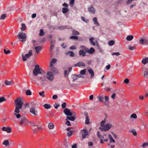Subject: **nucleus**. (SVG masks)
Wrapping results in <instances>:
<instances>
[{"label": "nucleus", "instance_id": "nucleus-1", "mask_svg": "<svg viewBox=\"0 0 148 148\" xmlns=\"http://www.w3.org/2000/svg\"><path fill=\"white\" fill-rule=\"evenodd\" d=\"M15 103L16 108L14 115L16 116V118H19L21 117V120L19 121L20 124L23 127L29 124V122L25 116H21V115L18 114L20 112L19 110L21 109L23 102L20 98H18L14 101Z\"/></svg>", "mask_w": 148, "mask_h": 148}, {"label": "nucleus", "instance_id": "nucleus-2", "mask_svg": "<svg viewBox=\"0 0 148 148\" xmlns=\"http://www.w3.org/2000/svg\"><path fill=\"white\" fill-rule=\"evenodd\" d=\"M44 71L40 67L39 65L38 64L35 65L33 71V76H38L41 74Z\"/></svg>", "mask_w": 148, "mask_h": 148}, {"label": "nucleus", "instance_id": "nucleus-3", "mask_svg": "<svg viewBox=\"0 0 148 148\" xmlns=\"http://www.w3.org/2000/svg\"><path fill=\"white\" fill-rule=\"evenodd\" d=\"M30 112L34 116H37L38 114V112L36 110V104L33 101L30 102Z\"/></svg>", "mask_w": 148, "mask_h": 148}, {"label": "nucleus", "instance_id": "nucleus-4", "mask_svg": "<svg viewBox=\"0 0 148 148\" xmlns=\"http://www.w3.org/2000/svg\"><path fill=\"white\" fill-rule=\"evenodd\" d=\"M18 38L21 39L22 40L21 41L23 42L26 41L27 38V34L23 32H19L17 36Z\"/></svg>", "mask_w": 148, "mask_h": 148}, {"label": "nucleus", "instance_id": "nucleus-5", "mask_svg": "<svg viewBox=\"0 0 148 148\" xmlns=\"http://www.w3.org/2000/svg\"><path fill=\"white\" fill-rule=\"evenodd\" d=\"M104 97H105V100L106 102L108 103L109 102V97L107 96H104L103 95H98L97 96V98L99 102H102L103 101V99Z\"/></svg>", "mask_w": 148, "mask_h": 148}, {"label": "nucleus", "instance_id": "nucleus-6", "mask_svg": "<svg viewBox=\"0 0 148 148\" xmlns=\"http://www.w3.org/2000/svg\"><path fill=\"white\" fill-rule=\"evenodd\" d=\"M21 55L22 57V60L23 61H25L27 60V58L32 55V50H30L29 51V53L26 54L25 56H24L23 53H22Z\"/></svg>", "mask_w": 148, "mask_h": 148}, {"label": "nucleus", "instance_id": "nucleus-7", "mask_svg": "<svg viewBox=\"0 0 148 148\" xmlns=\"http://www.w3.org/2000/svg\"><path fill=\"white\" fill-rule=\"evenodd\" d=\"M37 79L42 82V84L43 85L44 84V81H46V78L45 76L43 74V73L40 75L38 76Z\"/></svg>", "mask_w": 148, "mask_h": 148}, {"label": "nucleus", "instance_id": "nucleus-8", "mask_svg": "<svg viewBox=\"0 0 148 148\" xmlns=\"http://www.w3.org/2000/svg\"><path fill=\"white\" fill-rule=\"evenodd\" d=\"M111 125L110 124H107L103 127H99V129L102 131H106L109 130L111 127Z\"/></svg>", "mask_w": 148, "mask_h": 148}, {"label": "nucleus", "instance_id": "nucleus-9", "mask_svg": "<svg viewBox=\"0 0 148 148\" xmlns=\"http://www.w3.org/2000/svg\"><path fill=\"white\" fill-rule=\"evenodd\" d=\"M46 78L50 81H52L54 79L53 74L51 72H49L47 73V75L46 76Z\"/></svg>", "mask_w": 148, "mask_h": 148}, {"label": "nucleus", "instance_id": "nucleus-10", "mask_svg": "<svg viewBox=\"0 0 148 148\" xmlns=\"http://www.w3.org/2000/svg\"><path fill=\"white\" fill-rule=\"evenodd\" d=\"M94 39V38L93 37H91L90 38L89 40L90 44L93 46H95L96 45L97 46H98V43L97 40H95V42L93 41Z\"/></svg>", "mask_w": 148, "mask_h": 148}, {"label": "nucleus", "instance_id": "nucleus-11", "mask_svg": "<svg viewBox=\"0 0 148 148\" xmlns=\"http://www.w3.org/2000/svg\"><path fill=\"white\" fill-rule=\"evenodd\" d=\"M1 129L3 131H5L8 133H10L12 131L11 128L8 127H3Z\"/></svg>", "mask_w": 148, "mask_h": 148}, {"label": "nucleus", "instance_id": "nucleus-12", "mask_svg": "<svg viewBox=\"0 0 148 148\" xmlns=\"http://www.w3.org/2000/svg\"><path fill=\"white\" fill-rule=\"evenodd\" d=\"M64 112L67 116H71V111L67 108H65L64 110Z\"/></svg>", "mask_w": 148, "mask_h": 148}, {"label": "nucleus", "instance_id": "nucleus-13", "mask_svg": "<svg viewBox=\"0 0 148 148\" xmlns=\"http://www.w3.org/2000/svg\"><path fill=\"white\" fill-rule=\"evenodd\" d=\"M88 132L86 130H83L81 132L83 139L85 138L88 135Z\"/></svg>", "mask_w": 148, "mask_h": 148}, {"label": "nucleus", "instance_id": "nucleus-14", "mask_svg": "<svg viewBox=\"0 0 148 148\" xmlns=\"http://www.w3.org/2000/svg\"><path fill=\"white\" fill-rule=\"evenodd\" d=\"M140 43L141 45H148V40L146 39H141L140 40Z\"/></svg>", "mask_w": 148, "mask_h": 148}, {"label": "nucleus", "instance_id": "nucleus-15", "mask_svg": "<svg viewBox=\"0 0 148 148\" xmlns=\"http://www.w3.org/2000/svg\"><path fill=\"white\" fill-rule=\"evenodd\" d=\"M85 66V64L84 63L82 62H78L74 64V67H76L77 66L80 67V66Z\"/></svg>", "mask_w": 148, "mask_h": 148}, {"label": "nucleus", "instance_id": "nucleus-16", "mask_svg": "<svg viewBox=\"0 0 148 148\" xmlns=\"http://www.w3.org/2000/svg\"><path fill=\"white\" fill-rule=\"evenodd\" d=\"M88 10L89 12L92 14H94L95 12V9L92 5L88 7Z\"/></svg>", "mask_w": 148, "mask_h": 148}, {"label": "nucleus", "instance_id": "nucleus-17", "mask_svg": "<svg viewBox=\"0 0 148 148\" xmlns=\"http://www.w3.org/2000/svg\"><path fill=\"white\" fill-rule=\"evenodd\" d=\"M143 71H144V76L145 77L147 78L148 75V69L144 68L143 69Z\"/></svg>", "mask_w": 148, "mask_h": 148}, {"label": "nucleus", "instance_id": "nucleus-18", "mask_svg": "<svg viewBox=\"0 0 148 148\" xmlns=\"http://www.w3.org/2000/svg\"><path fill=\"white\" fill-rule=\"evenodd\" d=\"M84 115L86 117L85 123L87 124H88L90 123L88 116L87 112L84 113Z\"/></svg>", "mask_w": 148, "mask_h": 148}, {"label": "nucleus", "instance_id": "nucleus-19", "mask_svg": "<svg viewBox=\"0 0 148 148\" xmlns=\"http://www.w3.org/2000/svg\"><path fill=\"white\" fill-rule=\"evenodd\" d=\"M79 56H82L83 57L86 56V53L82 50H80L79 51Z\"/></svg>", "mask_w": 148, "mask_h": 148}, {"label": "nucleus", "instance_id": "nucleus-20", "mask_svg": "<svg viewBox=\"0 0 148 148\" xmlns=\"http://www.w3.org/2000/svg\"><path fill=\"white\" fill-rule=\"evenodd\" d=\"M95 52V49L92 47H91L90 49L88 48L86 52H88V53L90 54H92L94 53Z\"/></svg>", "mask_w": 148, "mask_h": 148}, {"label": "nucleus", "instance_id": "nucleus-21", "mask_svg": "<svg viewBox=\"0 0 148 148\" xmlns=\"http://www.w3.org/2000/svg\"><path fill=\"white\" fill-rule=\"evenodd\" d=\"M88 72L91 74V78H92L94 76V73L93 71L91 69H88Z\"/></svg>", "mask_w": 148, "mask_h": 148}, {"label": "nucleus", "instance_id": "nucleus-22", "mask_svg": "<svg viewBox=\"0 0 148 148\" xmlns=\"http://www.w3.org/2000/svg\"><path fill=\"white\" fill-rule=\"evenodd\" d=\"M34 49L36 50V53H39V52L41 50L42 47L40 46H36L35 47Z\"/></svg>", "mask_w": 148, "mask_h": 148}, {"label": "nucleus", "instance_id": "nucleus-23", "mask_svg": "<svg viewBox=\"0 0 148 148\" xmlns=\"http://www.w3.org/2000/svg\"><path fill=\"white\" fill-rule=\"evenodd\" d=\"M93 21L94 22V23L98 26H100L99 24L97 21V18L96 17H94L93 18Z\"/></svg>", "mask_w": 148, "mask_h": 148}, {"label": "nucleus", "instance_id": "nucleus-24", "mask_svg": "<svg viewBox=\"0 0 148 148\" xmlns=\"http://www.w3.org/2000/svg\"><path fill=\"white\" fill-rule=\"evenodd\" d=\"M147 62H148V57L143 58L142 60V63L144 64H146Z\"/></svg>", "mask_w": 148, "mask_h": 148}, {"label": "nucleus", "instance_id": "nucleus-25", "mask_svg": "<svg viewBox=\"0 0 148 148\" xmlns=\"http://www.w3.org/2000/svg\"><path fill=\"white\" fill-rule=\"evenodd\" d=\"M133 36L132 35L127 36L126 38V39L128 41H130L133 39Z\"/></svg>", "mask_w": 148, "mask_h": 148}, {"label": "nucleus", "instance_id": "nucleus-26", "mask_svg": "<svg viewBox=\"0 0 148 148\" xmlns=\"http://www.w3.org/2000/svg\"><path fill=\"white\" fill-rule=\"evenodd\" d=\"M67 119H66V121H67L68 119L70 120L71 121H74L75 119V117L73 116H67Z\"/></svg>", "mask_w": 148, "mask_h": 148}, {"label": "nucleus", "instance_id": "nucleus-27", "mask_svg": "<svg viewBox=\"0 0 148 148\" xmlns=\"http://www.w3.org/2000/svg\"><path fill=\"white\" fill-rule=\"evenodd\" d=\"M5 84L7 86H9L12 84V82L11 81H9L5 80L4 82Z\"/></svg>", "mask_w": 148, "mask_h": 148}, {"label": "nucleus", "instance_id": "nucleus-28", "mask_svg": "<svg viewBox=\"0 0 148 148\" xmlns=\"http://www.w3.org/2000/svg\"><path fill=\"white\" fill-rule=\"evenodd\" d=\"M9 144V141L8 140H5L3 141L2 143L3 145H4L6 147Z\"/></svg>", "mask_w": 148, "mask_h": 148}, {"label": "nucleus", "instance_id": "nucleus-29", "mask_svg": "<svg viewBox=\"0 0 148 148\" xmlns=\"http://www.w3.org/2000/svg\"><path fill=\"white\" fill-rule=\"evenodd\" d=\"M43 107L45 108L46 109H49L51 107V106L50 104H45L43 106Z\"/></svg>", "mask_w": 148, "mask_h": 148}, {"label": "nucleus", "instance_id": "nucleus-30", "mask_svg": "<svg viewBox=\"0 0 148 148\" xmlns=\"http://www.w3.org/2000/svg\"><path fill=\"white\" fill-rule=\"evenodd\" d=\"M109 138L110 141V143H111L112 142H113L114 143L115 142V140L113 139L112 136L111 135L109 134Z\"/></svg>", "mask_w": 148, "mask_h": 148}, {"label": "nucleus", "instance_id": "nucleus-31", "mask_svg": "<svg viewBox=\"0 0 148 148\" xmlns=\"http://www.w3.org/2000/svg\"><path fill=\"white\" fill-rule=\"evenodd\" d=\"M69 11V9L67 8H63L62 9V12L63 14L67 13Z\"/></svg>", "mask_w": 148, "mask_h": 148}, {"label": "nucleus", "instance_id": "nucleus-32", "mask_svg": "<svg viewBox=\"0 0 148 148\" xmlns=\"http://www.w3.org/2000/svg\"><path fill=\"white\" fill-rule=\"evenodd\" d=\"M48 126L49 128L50 129H52L54 127L53 124L51 123H49Z\"/></svg>", "mask_w": 148, "mask_h": 148}, {"label": "nucleus", "instance_id": "nucleus-33", "mask_svg": "<svg viewBox=\"0 0 148 148\" xmlns=\"http://www.w3.org/2000/svg\"><path fill=\"white\" fill-rule=\"evenodd\" d=\"M26 29V26L25 25L24 23H22L21 24V31H24Z\"/></svg>", "mask_w": 148, "mask_h": 148}, {"label": "nucleus", "instance_id": "nucleus-34", "mask_svg": "<svg viewBox=\"0 0 148 148\" xmlns=\"http://www.w3.org/2000/svg\"><path fill=\"white\" fill-rule=\"evenodd\" d=\"M30 124V125L32 126H37L38 124L36 123H34V122H30L29 123Z\"/></svg>", "mask_w": 148, "mask_h": 148}, {"label": "nucleus", "instance_id": "nucleus-35", "mask_svg": "<svg viewBox=\"0 0 148 148\" xmlns=\"http://www.w3.org/2000/svg\"><path fill=\"white\" fill-rule=\"evenodd\" d=\"M72 34L73 35H77L79 34V33L75 30H73L72 31Z\"/></svg>", "mask_w": 148, "mask_h": 148}, {"label": "nucleus", "instance_id": "nucleus-36", "mask_svg": "<svg viewBox=\"0 0 148 148\" xmlns=\"http://www.w3.org/2000/svg\"><path fill=\"white\" fill-rule=\"evenodd\" d=\"M6 100V99L4 97H0V103L5 101Z\"/></svg>", "mask_w": 148, "mask_h": 148}, {"label": "nucleus", "instance_id": "nucleus-37", "mask_svg": "<svg viewBox=\"0 0 148 148\" xmlns=\"http://www.w3.org/2000/svg\"><path fill=\"white\" fill-rule=\"evenodd\" d=\"M25 94L27 95H32V92L30 90H26Z\"/></svg>", "mask_w": 148, "mask_h": 148}, {"label": "nucleus", "instance_id": "nucleus-38", "mask_svg": "<svg viewBox=\"0 0 148 148\" xmlns=\"http://www.w3.org/2000/svg\"><path fill=\"white\" fill-rule=\"evenodd\" d=\"M115 42L114 41L111 40L110 41L108 42V45L109 46H111L114 44Z\"/></svg>", "mask_w": 148, "mask_h": 148}, {"label": "nucleus", "instance_id": "nucleus-39", "mask_svg": "<svg viewBox=\"0 0 148 148\" xmlns=\"http://www.w3.org/2000/svg\"><path fill=\"white\" fill-rule=\"evenodd\" d=\"M73 133V131L71 130L70 132H68L67 134V136L68 137H71Z\"/></svg>", "mask_w": 148, "mask_h": 148}, {"label": "nucleus", "instance_id": "nucleus-40", "mask_svg": "<svg viewBox=\"0 0 148 148\" xmlns=\"http://www.w3.org/2000/svg\"><path fill=\"white\" fill-rule=\"evenodd\" d=\"M80 48L83 49V50L86 52L88 48L86 47L85 46L82 45L80 46Z\"/></svg>", "mask_w": 148, "mask_h": 148}, {"label": "nucleus", "instance_id": "nucleus-41", "mask_svg": "<svg viewBox=\"0 0 148 148\" xmlns=\"http://www.w3.org/2000/svg\"><path fill=\"white\" fill-rule=\"evenodd\" d=\"M86 73V69H84L81 70L80 71V73L82 75H85Z\"/></svg>", "mask_w": 148, "mask_h": 148}, {"label": "nucleus", "instance_id": "nucleus-42", "mask_svg": "<svg viewBox=\"0 0 148 148\" xmlns=\"http://www.w3.org/2000/svg\"><path fill=\"white\" fill-rule=\"evenodd\" d=\"M40 33L39 34V35L40 36H43L44 34V32L43 30L42 29L40 30Z\"/></svg>", "mask_w": 148, "mask_h": 148}, {"label": "nucleus", "instance_id": "nucleus-43", "mask_svg": "<svg viewBox=\"0 0 148 148\" xmlns=\"http://www.w3.org/2000/svg\"><path fill=\"white\" fill-rule=\"evenodd\" d=\"M70 38L71 39L77 40L78 39V37L76 36H71Z\"/></svg>", "mask_w": 148, "mask_h": 148}, {"label": "nucleus", "instance_id": "nucleus-44", "mask_svg": "<svg viewBox=\"0 0 148 148\" xmlns=\"http://www.w3.org/2000/svg\"><path fill=\"white\" fill-rule=\"evenodd\" d=\"M131 132L132 133L133 135L134 136H136V135L137 133L135 130H132L131 131Z\"/></svg>", "mask_w": 148, "mask_h": 148}, {"label": "nucleus", "instance_id": "nucleus-45", "mask_svg": "<svg viewBox=\"0 0 148 148\" xmlns=\"http://www.w3.org/2000/svg\"><path fill=\"white\" fill-rule=\"evenodd\" d=\"M3 51L4 53L6 54H8L9 53H10V50H8L7 51H6L5 49H4Z\"/></svg>", "mask_w": 148, "mask_h": 148}, {"label": "nucleus", "instance_id": "nucleus-46", "mask_svg": "<svg viewBox=\"0 0 148 148\" xmlns=\"http://www.w3.org/2000/svg\"><path fill=\"white\" fill-rule=\"evenodd\" d=\"M6 17V15L5 14H3L1 15L0 19L1 20H3Z\"/></svg>", "mask_w": 148, "mask_h": 148}, {"label": "nucleus", "instance_id": "nucleus-47", "mask_svg": "<svg viewBox=\"0 0 148 148\" xmlns=\"http://www.w3.org/2000/svg\"><path fill=\"white\" fill-rule=\"evenodd\" d=\"M72 77L74 80H76L78 78L77 75H73Z\"/></svg>", "mask_w": 148, "mask_h": 148}, {"label": "nucleus", "instance_id": "nucleus-48", "mask_svg": "<svg viewBox=\"0 0 148 148\" xmlns=\"http://www.w3.org/2000/svg\"><path fill=\"white\" fill-rule=\"evenodd\" d=\"M131 117L134 119H136L137 118V115L133 113L131 115Z\"/></svg>", "mask_w": 148, "mask_h": 148}, {"label": "nucleus", "instance_id": "nucleus-49", "mask_svg": "<svg viewBox=\"0 0 148 148\" xmlns=\"http://www.w3.org/2000/svg\"><path fill=\"white\" fill-rule=\"evenodd\" d=\"M106 122V120H103L101 121V125L102 127H103L105 125V124Z\"/></svg>", "mask_w": 148, "mask_h": 148}, {"label": "nucleus", "instance_id": "nucleus-50", "mask_svg": "<svg viewBox=\"0 0 148 148\" xmlns=\"http://www.w3.org/2000/svg\"><path fill=\"white\" fill-rule=\"evenodd\" d=\"M112 55H116L117 56H118L120 55V53L119 52H114L112 53Z\"/></svg>", "mask_w": 148, "mask_h": 148}, {"label": "nucleus", "instance_id": "nucleus-51", "mask_svg": "<svg viewBox=\"0 0 148 148\" xmlns=\"http://www.w3.org/2000/svg\"><path fill=\"white\" fill-rule=\"evenodd\" d=\"M81 19L83 21L85 22L86 23H88V20L86 19L84 17H82Z\"/></svg>", "mask_w": 148, "mask_h": 148}, {"label": "nucleus", "instance_id": "nucleus-52", "mask_svg": "<svg viewBox=\"0 0 148 148\" xmlns=\"http://www.w3.org/2000/svg\"><path fill=\"white\" fill-rule=\"evenodd\" d=\"M32 130H33V133L34 134L36 133L37 132H38V131L37 130L36 128H35V127Z\"/></svg>", "mask_w": 148, "mask_h": 148}, {"label": "nucleus", "instance_id": "nucleus-53", "mask_svg": "<svg viewBox=\"0 0 148 148\" xmlns=\"http://www.w3.org/2000/svg\"><path fill=\"white\" fill-rule=\"evenodd\" d=\"M33 42L34 46H36L38 45V42L37 41L34 40H33Z\"/></svg>", "mask_w": 148, "mask_h": 148}, {"label": "nucleus", "instance_id": "nucleus-54", "mask_svg": "<svg viewBox=\"0 0 148 148\" xmlns=\"http://www.w3.org/2000/svg\"><path fill=\"white\" fill-rule=\"evenodd\" d=\"M60 29H66L69 28H68L66 26H61L60 27Z\"/></svg>", "mask_w": 148, "mask_h": 148}, {"label": "nucleus", "instance_id": "nucleus-55", "mask_svg": "<svg viewBox=\"0 0 148 148\" xmlns=\"http://www.w3.org/2000/svg\"><path fill=\"white\" fill-rule=\"evenodd\" d=\"M66 103L65 102H64L61 105L62 108H64L66 107Z\"/></svg>", "mask_w": 148, "mask_h": 148}, {"label": "nucleus", "instance_id": "nucleus-56", "mask_svg": "<svg viewBox=\"0 0 148 148\" xmlns=\"http://www.w3.org/2000/svg\"><path fill=\"white\" fill-rule=\"evenodd\" d=\"M128 48H129V49L130 50H134L135 48V47H132L131 46H129Z\"/></svg>", "mask_w": 148, "mask_h": 148}, {"label": "nucleus", "instance_id": "nucleus-57", "mask_svg": "<svg viewBox=\"0 0 148 148\" xmlns=\"http://www.w3.org/2000/svg\"><path fill=\"white\" fill-rule=\"evenodd\" d=\"M71 114H72V116H74V117H76V113L73 112L72 110L71 111Z\"/></svg>", "mask_w": 148, "mask_h": 148}, {"label": "nucleus", "instance_id": "nucleus-58", "mask_svg": "<svg viewBox=\"0 0 148 148\" xmlns=\"http://www.w3.org/2000/svg\"><path fill=\"white\" fill-rule=\"evenodd\" d=\"M44 91H42L41 92H39V94L40 96H41L42 97H44L45 96L44 95Z\"/></svg>", "mask_w": 148, "mask_h": 148}, {"label": "nucleus", "instance_id": "nucleus-59", "mask_svg": "<svg viewBox=\"0 0 148 148\" xmlns=\"http://www.w3.org/2000/svg\"><path fill=\"white\" fill-rule=\"evenodd\" d=\"M59 106L60 105L59 104H56V103H55L54 105V108L56 109H57L59 107Z\"/></svg>", "mask_w": 148, "mask_h": 148}, {"label": "nucleus", "instance_id": "nucleus-60", "mask_svg": "<svg viewBox=\"0 0 148 148\" xmlns=\"http://www.w3.org/2000/svg\"><path fill=\"white\" fill-rule=\"evenodd\" d=\"M57 61V60L55 58H53L51 61V62L53 63H55Z\"/></svg>", "mask_w": 148, "mask_h": 148}, {"label": "nucleus", "instance_id": "nucleus-61", "mask_svg": "<svg viewBox=\"0 0 148 148\" xmlns=\"http://www.w3.org/2000/svg\"><path fill=\"white\" fill-rule=\"evenodd\" d=\"M69 52L70 53V54L69 55V56L70 57H73L74 56V53L73 52H72V51H71L70 52Z\"/></svg>", "mask_w": 148, "mask_h": 148}, {"label": "nucleus", "instance_id": "nucleus-62", "mask_svg": "<svg viewBox=\"0 0 148 148\" xmlns=\"http://www.w3.org/2000/svg\"><path fill=\"white\" fill-rule=\"evenodd\" d=\"M68 75V74H67V71L66 70H65L64 71V77H67Z\"/></svg>", "mask_w": 148, "mask_h": 148}, {"label": "nucleus", "instance_id": "nucleus-63", "mask_svg": "<svg viewBox=\"0 0 148 148\" xmlns=\"http://www.w3.org/2000/svg\"><path fill=\"white\" fill-rule=\"evenodd\" d=\"M129 80L128 79H126L124 80V82L125 83L127 84L129 83Z\"/></svg>", "mask_w": 148, "mask_h": 148}, {"label": "nucleus", "instance_id": "nucleus-64", "mask_svg": "<svg viewBox=\"0 0 148 148\" xmlns=\"http://www.w3.org/2000/svg\"><path fill=\"white\" fill-rule=\"evenodd\" d=\"M148 145V143H147V142H146L143 144L142 145V147H145V146H147Z\"/></svg>", "mask_w": 148, "mask_h": 148}]
</instances>
